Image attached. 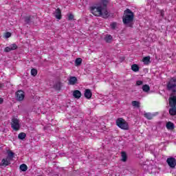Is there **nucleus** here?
Listing matches in <instances>:
<instances>
[{
  "label": "nucleus",
  "instance_id": "obj_1",
  "mask_svg": "<svg viewBox=\"0 0 176 176\" xmlns=\"http://www.w3.org/2000/svg\"><path fill=\"white\" fill-rule=\"evenodd\" d=\"M122 22L125 27L133 28V25H134V12L131 11L130 9L124 10V16H122Z\"/></svg>",
  "mask_w": 176,
  "mask_h": 176
},
{
  "label": "nucleus",
  "instance_id": "obj_2",
  "mask_svg": "<svg viewBox=\"0 0 176 176\" xmlns=\"http://www.w3.org/2000/svg\"><path fill=\"white\" fill-rule=\"evenodd\" d=\"M169 105L170 109H169V115L170 116H175L176 115V96H173L169 98Z\"/></svg>",
  "mask_w": 176,
  "mask_h": 176
},
{
  "label": "nucleus",
  "instance_id": "obj_3",
  "mask_svg": "<svg viewBox=\"0 0 176 176\" xmlns=\"http://www.w3.org/2000/svg\"><path fill=\"white\" fill-rule=\"evenodd\" d=\"M116 125L122 130H129V123L124 120L123 118H118L116 121Z\"/></svg>",
  "mask_w": 176,
  "mask_h": 176
},
{
  "label": "nucleus",
  "instance_id": "obj_4",
  "mask_svg": "<svg viewBox=\"0 0 176 176\" xmlns=\"http://www.w3.org/2000/svg\"><path fill=\"white\" fill-rule=\"evenodd\" d=\"M166 87L169 91L172 93L176 92V78H172L168 82Z\"/></svg>",
  "mask_w": 176,
  "mask_h": 176
},
{
  "label": "nucleus",
  "instance_id": "obj_5",
  "mask_svg": "<svg viewBox=\"0 0 176 176\" xmlns=\"http://www.w3.org/2000/svg\"><path fill=\"white\" fill-rule=\"evenodd\" d=\"M91 12L94 16H100L102 14V6H92Z\"/></svg>",
  "mask_w": 176,
  "mask_h": 176
},
{
  "label": "nucleus",
  "instance_id": "obj_6",
  "mask_svg": "<svg viewBox=\"0 0 176 176\" xmlns=\"http://www.w3.org/2000/svg\"><path fill=\"white\" fill-rule=\"evenodd\" d=\"M11 127L13 130H15V131L20 129V122L17 118L12 119Z\"/></svg>",
  "mask_w": 176,
  "mask_h": 176
},
{
  "label": "nucleus",
  "instance_id": "obj_7",
  "mask_svg": "<svg viewBox=\"0 0 176 176\" xmlns=\"http://www.w3.org/2000/svg\"><path fill=\"white\" fill-rule=\"evenodd\" d=\"M15 97L16 101H23L25 97V95L24 94V91H23V90H19L15 93Z\"/></svg>",
  "mask_w": 176,
  "mask_h": 176
},
{
  "label": "nucleus",
  "instance_id": "obj_8",
  "mask_svg": "<svg viewBox=\"0 0 176 176\" xmlns=\"http://www.w3.org/2000/svg\"><path fill=\"white\" fill-rule=\"evenodd\" d=\"M166 163L168 164V166L170 167V168H175L176 160L173 157L167 158Z\"/></svg>",
  "mask_w": 176,
  "mask_h": 176
},
{
  "label": "nucleus",
  "instance_id": "obj_9",
  "mask_svg": "<svg viewBox=\"0 0 176 176\" xmlns=\"http://www.w3.org/2000/svg\"><path fill=\"white\" fill-rule=\"evenodd\" d=\"M11 162H12L11 160H10L8 157L3 158L1 160V162L0 164V166H1V167H6V166H9V165L11 164Z\"/></svg>",
  "mask_w": 176,
  "mask_h": 176
},
{
  "label": "nucleus",
  "instance_id": "obj_10",
  "mask_svg": "<svg viewBox=\"0 0 176 176\" xmlns=\"http://www.w3.org/2000/svg\"><path fill=\"white\" fill-rule=\"evenodd\" d=\"M84 96L85 98H87V100H90V98H91V96H93L91 90H90L89 89H85Z\"/></svg>",
  "mask_w": 176,
  "mask_h": 176
},
{
  "label": "nucleus",
  "instance_id": "obj_11",
  "mask_svg": "<svg viewBox=\"0 0 176 176\" xmlns=\"http://www.w3.org/2000/svg\"><path fill=\"white\" fill-rule=\"evenodd\" d=\"M7 158L9 159L11 162L13 161V159L14 158V153L11 150L7 151Z\"/></svg>",
  "mask_w": 176,
  "mask_h": 176
},
{
  "label": "nucleus",
  "instance_id": "obj_12",
  "mask_svg": "<svg viewBox=\"0 0 176 176\" xmlns=\"http://www.w3.org/2000/svg\"><path fill=\"white\" fill-rule=\"evenodd\" d=\"M100 16H102L103 19H108V16H109V12H108L107 8H102V14Z\"/></svg>",
  "mask_w": 176,
  "mask_h": 176
},
{
  "label": "nucleus",
  "instance_id": "obj_13",
  "mask_svg": "<svg viewBox=\"0 0 176 176\" xmlns=\"http://www.w3.org/2000/svg\"><path fill=\"white\" fill-rule=\"evenodd\" d=\"M54 14L56 19H58V20H61V10H60V8H57Z\"/></svg>",
  "mask_w": 176,
  "mask_h": 176
},
{
  "label": "nucleus",
  "instance_id": "obj_14",
  "mask_svg": "<svg viewBox=\"0 0 176 176\" xmlns=\"http://www.w3.org/2000/svg\"><path fill=\"white\" fill-rule=\"evenodd\" d=\"M78 82V78L76 76H71L69 79V85H76Z\"/></svg>",
  "mask_w": 176,
  "mask_h": 176
},
{
  "label": "nucleus",
  "instance_id": "obj_15",
  "mask_svg": "<svg viewBox=\"0 0 176 176\" xmlns=\"http://www.w3.org/2000/svg\"><path fill=\"white\" fill-rule=\"evenodd\" d=\"M25 22L26 24H30V23H34V16H28L24 17Z\"/></svg>",
  "mask_w": 176,
  "mask_h": 176
},
{
  "label": "nucleus",
  "instance_id": "obj_16",
  "mask_svg": "<svg viewBox=\"0 0 176 176\" xmlns=\"http://www.w3.org/2000/svg\"><path fill=\"white\" fill-rule=\"evenodd\" d=\"M73 96L74 98L79 99L80 97H82V93L79 90H75L73 92Z\"/></svg>",
  "mask_w": 176,
  "mask_h": 176
},
{
  "label": "nucleus",
  "instance_id": "obj_17",
  "mask_svg": "<svg viewBox=\"0 0 176 176\" xmlns=\"http://www.w3.org/2000/svg\"><path fill=\"white\" fill-rule=\"evenodd\" d=\"M166 127L168 130H174V129H175V125L171 122H168L166 124Z\"/></svg>",
  "mask_w": 176,
  "mask_h": 176
},
{
  "label": "nucleus",
  "instance_id": "obj_18",
  "mask_svg": "<svg viewBox=\"0 0 176 176\" xmlns=\"http://www.w3.org/2000/svg\"><path fill=\"white\" fill-rule=\"evenodd\" d=\"M62 86L63 85H61V82H58L54 85V89H55V90L60 91V90H61Z\"/></svg>",
  "mask_w": 176,
  "mask_h": 176
},
{
  "label": "nucleus",
  "instance_id": "obj_19",
  "mask_svg": "<svg viewBox=\"0 0 176 176\" xmlns=\"http://www.w3.org/2000/svg\"><path fill=\"white\" fill-rule=\"evenodd\" d=\"M131 69L133 72H138L140 71V67L137 64H133L131 65Z\"/></svg>",
  "mask_w": 176,
  "mask_h": 176
},
{
  "label": "nucleus",
  "instance_id": "obj_20",
  "mask_svg": "<svg viewBox=\"0 0 176 176\" xmlns=\"http://www.w3.org/2000/svg\"><path fill=\"white\" fill-rule=\"evenodd\" d=\"M122 162H127V154L126 152H121Z\"/></svg>",
  "mask_w": 176,
  "mask_h": 176
},
{
  "label": "nucleus",
  "instance_id": "obj_21",
  "mask_svg": "<svg viewBox=\"0 0 176 176\" xmlns=\"http://www.w3.org/2000/svg\"><path fill=\"white\" fill-rule=\"evenodd\" d=\"M108 3H109V0H102L100 6H103L102 8H107Z\"/></svg>",
  "mask_w": 176,
  "mask_h": 176
},
{
  "label": "nucleus",
  "instance_id": "obj_22",
  "mask_svg": "<svg viewBox=\"0 0 176 176\" xmlns=\"http://www.w3.org/2000/svg\"><path fill=\"white\" fill-rule=\"evenodd\" d=\"M82 64V58H77L75 60V65L76 67H79Z\"/></svg>",
  "mask_w": 176,
  "mask_h": 176
},
{
  "label": "nucleus",
  "instance_id": "obj_23",
  "mask_svg": "<svg viewBox=\"0 0 176 176\" xmlns=\"http://www.w3.org/2000/svg\"><path fill=\"white\" fill-rule=\"evenodd\" d=\"M142 90L144 91V93H148V91L151 90V87L148 85H144L142 86Z\"/></svg>",
  "mask_w": 176,
  "mask_h": 176
},
{
  "label": "nucleus",
  "instance_id": "obj_24",
  "mask_svg": "<svg viewBox=\"0 0 176 176\" xmlns=\"http://www.w3.org/2000/svg\"><path fill=\"white\" fill-rule=\"evenodd\" d=\"M25 137H27V134H25V133H24V132L19 133L18 135V138L19 140H24L25 138Z\"/></svg>",
  "mask_w": 176,
  "mask_h": 176
},
{
  "label": "nucleus",
  "instance_id": "obj_25",
  "mask_svg": "<svg viewBox=\"0 0 176 176\" xmlns=\"http://www.w3.org/2000/svg\"><path fill=\"white\" fill-rule=\"evenodd\" d=\"M19 168L21 171H27V170H28V166H27L25 164H23L20 166Z\"/></svg>",
  "mask_w": 176,
  "mask_h": 176
},
{
  "label": "nucleus",
  "instance_id": "obj_26",
  "mask_svg": "<svg viewBox=\"0 0 176 176\" xmlns=\"http://www.w3.org/2000/svg\"><path fill=\"white\" fill-rule=\"evenodd\" d=\"M142 61L144 64H149V61H151V56H146L143 58Z\"/></svg>",
  "mask_w": 176,
  "mask_h": 176
},
{
  "label": "nucleus",
  "instance_id": "obj_27",
  "mask_svg": "<svg viewBox=\"0 0 176 176\" xmlns=\"http://www.w3.org/2000/svg\"><path fill=\"white\" fill-rule=\"evenodd\" d=\"M104 41L107 43H111V41H112V36H111V35L106 36L105 38H104Z\"/></svg>",
  "mask_w": 176,
  "mask_h": 176
},
{
  "label": "nucleus",
  "instance_id": "obj_28",
  "mask_svg": "<svg viewBox=\"0 0 176 176\" xmlns=\"http://www.w3.org/2000/svg\"><path fill=\"white\" fill-rule=\"evenodd\" d=\"M132 105L135 108H140V102L135 100L132 101Z\"/></svg>",
  "mask_w": 176,
  "mask_h": 176
},
{
  "label": "nucleus",
  "instance_id": "obj_29",
  "mask_svg": "<svg viewBox=\"0 0 176 176\" xmlns=\"http://www.w3.org/2000/svg\"><path fill=\"white\" fill-rule=\"evenodd\" d=\"M144 118L148 119V120H151L152 119V114L151 113H145Z\"/></svg>",
  "mask_w": 176,
  "mask_h": 176
},
{
  "label": "nucleus",
  "instance_id": "obj_30",
  "mask_svg": "<svg viewBox=\"0 0 176 176\" xmlns=\"http://www.w3.org/2000/svg\"><path fill=\"white\" fill-rule=\"evenodd\" d=\"M37 74H38V70H36V69H31V75L32 76H36Z\"/></svg>",
  "mask_w": 176,
  "mask_h": 176
},
{
  "label": "nucleus",
  "instance_id": "obj_31",
  "mask_svg": "<svg viewBox=\"0 0 176 176\" xmlns=\"http://www.w3.org/2000/svg\"><path fill=\"white\" fill-rule=\"evenodd\" d=\"M116 25H118V23L116 22H113L111 23L110 27L112 30H115L116 28Z\"/></svg>",
  "mask_w": 176,
  "mask_h": 176
},
{
  "label": "nucleus",
  "instance_id": "obj_32",
  "mask_svg": "<svg viewBox=\"0 0 176 176\" xmlns=\"http://www.w3.org/2000/svg\"><path fill=\"white\" fill-rule=\"evenodd\" d=\"M10 47L11 50H16V49H17V45L12 44L11 45H10Z\"/></svg>",
  "mask_w": 176,
  "mask_h": 176
},
{
  "label": "nucleus",
  "instance_id": "obj_33",
  "mask_svg": "<svg viewBox=\"0 0 176 176\" xmlns=\"http://www.w3.org/2000/svg\"><path fill=\"white\" fill-rule=\"evenodd\" d=\"M4 52H6V53H9V52H12V48H10V46L7 47L5 48Z\"/></svg>",
  "mask_w": 176,
  "mask_h": 176
},
{
  "label": "nucleus",
  "instance_id": "obj_34",
  "mask_svg": "<svg viewBox=\"0 0 176 176\" xmlns=\"http://www.w3.org/2000/svg\"><path fill=\"white\" fill-rule=\"evenodd\" d=\"M11 36H12V33L11 32H7L6 33V35H5L6 38H10Z\"/></svg>",
  "mask_w": 176,
  "mask_h": 176
},
{
  "label": "nucleus",
  "instance_id": "obj_35",
  "mask_svg": "<svg viewBox=\"0 0 176 176\" xmlns=\"http://www.w3.org/2000/svg\"><path fill=\"white\" fill-rule=\"evenodd\" d=\"M144 82L142 80H138L136 82V86H141V85H143Z\"/></svg>",
  "mask_w": 176,
  "mask_h": 176
},
{
  "label": "nucleus",
  "instance_id": "obj_36",
  "mask_svg": "<svg viewBox=\"0 0 176 176\" xmlns=\"http://www.w3.org/2000/svg\"><path fill=\"white\" fill-rule=\"evenodd\" d=\"M68 20H74V14H69L68 16Z\"/></svg>",
  "mask_w": 176,
  "mask_h": 176
},
{
  "label": "nucleus",
  "instance_id": "obj_37",
  "mask_svg": "<svg viewBox=\"0 0 176 176\" xmlns=\"http://www.w3.org/2000/svg\"><path fill=\"white\" fill-rule=\"evenodd\" d=\"M3 104V98H0V104Z\"/></svg>",
  "mask_w": 176,
  "mask_h": 176
},
{
  "label": "nucleus",
  "instance_id": "obj_38",
  "mask_svg": "<svg viewBox=\"0 0 176 176\" xmlns=\"http://www.w3.org/2000/svg\"><path fill=\"white\" fill-rule=\"evenodd\" d=\"M120 60H121V62H122V61H124V57L122 56V58H120Z\"/></svg>",
  "mask_w": 176,
  "mask_h": 176
},
{
  "label": "nucleus",
  "instance_id": "obj_39",
  "mask_svg": "<svg viewBox=\"0 0 176 176\" xmlns=\"http://www.w3.org/2000/svg\"><path fill=\"white\" fill-rule=\"evenodd\" d=\"M161 15L163 16V13L162 12L161 13Z\"/></svg>",
  "mask_w": 176,
  "mask_h": 176
}]
</instances>
